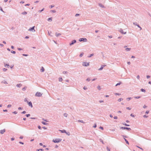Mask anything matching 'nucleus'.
Masks as SVG:
<instances>
[{
	"label": "nucleus",
	"mask_w": 151,
	"mask_h": 151,
	"mask_svg": "<svg viewBox=\"0 0 151 151\" xmlns=\"http://www.w3.org/2000/svg\"><path fill=\"white\" fill-rule=\"evenodd\" d=\"M62 140L61 139H53L52 141L54 143H58L61 142Z\"/></svg>",
	"instance_id": "nucleus-1"
},
{
	"label": "nucleus",
	"mask_w": 151,
	"mask_h": 151,
	"mask_svg": "<svg viewBox=\"0 0 151 151\" xmlns=\"http://www.w3.org/2000/svg\"><path fill=\"white\" fill-rule=\"evenodd\" d=\"M120 129H127L129 131L131 130V129L130 128H128L126 127H121Z\"/></svg>",
	"instance_id": "nucleus-2"
},
{
	"label": "nucleus",
	"mask_w": 151,
	"mask_h": 151,
	"mask_svg": "<svg viewBox=\"0 0 151 151\" xmlns=\"http://www.w3.org/2000/svg\"><path fill=\"white\" fill-rule=\"evenodd\" d=\"M89 63H87L86 62H83V63L82 65L84 66H87L89 65Z\"/></svg>",
	"instance_id": "nucleus-3"
},
{
	"label": "nucleus",
	"mask_w": 151,
	"mask_h": 151,
	"mask_svg": "<svg viewBox=\"0 0 151 151\" xmlns=\"http://www.w3.org/2000/svg\"><path fill=\"white\" fill-rule=\"evenodd\" d=\"M79 40L80 42L83 41L84 42H86L87 41V40L86 38H80Z\"/></svg>",
	"instance_id": "nucleus-4"
},
{
	"label": "nucleus",
	"mask_w": 151,
	"mask_h": 151,
	"mask_svg": "<svg viewBox=\"0 0 151 151\" xmlns=\"http://www.w3.org/2000/svg\"><path fill=\"white\" fill-rule=\"evenodd\" d=\"M42 94L39 92H37L35 94V96L38 97H40L42 96Z\"/></svg>",
	"instance_id": "nucleus-5"
},
{
	"label": "nucleus",
	"mask_w": 151,
	"mask_h": 151,
	"mask_svg": "<svg viewBox=\"0 0 151 151\" xmlns=\"http://www.w3.org/2000/svg\"><path fill=\"white\" fill-rule=\"evenodd\" d=\"M35 26L30 28L28 30L29 31L32 32H35V30L34 29Z\"/></svg>",
	"instance_id": "nucleus-6"
},
{
	"label": "nucleus",
	"mask_w": 151,
	"mask_h": 151,
	"mask_svg": "<svg viewBox=\"0 0 151 151\" xmlns=\"http://www.w3.org/2000/svg\"><path fill=\"white\" fill-rule=\"evenodd\" d=\"M119 31L122 34H125L126 33V32H123V30L122 29H120Z\"/></svg>",
	"instance_id": "nucleus-7"
},
{
	"label": "nucleus",
	"mask_w": 151,
	"mask_h": 151,
	"mask_svg": "<svg viewBox=\"0 0 151 151\" xmlns=\"http://www.w3.org/2000/svg\"><path fill=\"white\" fill-rule=\"evenodd\" d=\"M76 42V40H74L72 41L71 43H69V45L70 46L73 44L74 43H75Z\"/></svg>",
	"instance_id": "nucleus-8"
},
{
	"label": "nucleus",
	"mask_w": 151,
	"mask_h": 151,
	"mask_svg": "<svg viewBox=\"0 0 151 151\" xmlns=\"http://www.w3.org/2000/svg\"><path fill=\"white\" fill-rule=\"evenodd\" d=\"M27 103L29 106H30L32 108L33 107L31 101Z\"/></svg>",
	"instance_id": "nucleus-9"
},
{
	"label": "nucleus",
	"mask_w": 151,
	"mask_h": 151,
	"mask_svg": "<svg viewBox=\"0 0 151 151\" xmlns=\"http://www.w3.org/2000/svg\"><path fill=\"white\" fill-rule=\"evenodd\" d=\"M106 65H101V68L99 69V70H102L103 69V68H104V67Z\"/></svg>",
	"instance_id": "nucleus-10"
},
{
	"label": "nucleus",
	"mask_w": 151,
	"mask_h": 151,
	"mask_svg": "<svg viewBox=\"0 0 151 151\" xmlns=\"http://www.w3.org/2000/svg\"><path fill=\"white\" fill-rule=\"evenodd\" d=\"M5 131L6 130L5 129H3V130H1L0 131V133L1 134H3Z\"/></svg>",
	"instance_id": "nucleus-11"
},
{
	"label": "nucleus",
	"mask_w": 151,
	"mask_h": 151,
	"mask_svg": "<svg viewBox=\"0 0 151 151\" xmlns=\"http://www.w3.org/2000/svg\"><path fill=\"white\" fill-rule=\"evenodd\" d=\"M99 5L102 8H105V6L100 3H99Z\"/></svg>",
	"instance_id": "nucleus-12"
},
{
	"label": "nucleus",
	"mask_w": 151,
	"mask_h": 151,
	"mask_svg": "<svg viewBox=\"0 0 151 151\" xmlns=\"http://www.w3.org/2000/svg\"><path fill=\"white\" fill-rule=\"evenodd\" d=\"M40 72H44L45 71V69L43 67H42L40 70Z\"/></svg>",
	"instance_id": "nucleus-13"
},
{
	"label": "nucleus",
	"mask_w": 151,
	"mask_h": 151,
	"mask_svg": "<svg viewBox=\"0 0 151 151\" xmlns=\"http://www.w3.org/2000/svg\"><path fill=\"white\" fill-rule=\"evenodd\" d=\"M78 122H81V123H83V124L85 123V122H84L83 120H78Z\"/></svg>",
	"instance_id": "nucleus-14"
},
{
	"label": "nucleus",
	"mask_w": 151,
	"mask_h": 151,
	"mask_svg": "<svg viewBox=\"0 0 151 151\" xmlns=\"http://www.w3.org/2000/svg\"><path fill=\"white\" fill-rule=\"evenodd\" d=\"M22 86V84L21 83L18 84H17L16 86L19 88L20 87Z\"/></svg>",
	"instance_id": "nucleus-15"
},
{
	"label": "nucleus",
	"mask_w": 151,
	"mask_h": 151,
	"mask_svg": "<svg viewBox=\"0 0 151 151\" xmlns=\"http://www.w3.org/2000/svg\"><path fill=\"white\" fill-rule=\"evenodd\" d=\"M62 133H66V131L65 130H59Z\"/></svg>",
	"instance_id": "nucleus-16"
},
{
	"label": "nucleus",
	"mask_w": 151,
	"mask_h": 151,
	"mask_svg": "<svg viewBox=\"0 0 151 151\" xmlns=\"http://www.w3.org/2000/svg\"><path fill=\"white\" fill-rule=\"evenodd\" d=\"M52 20V18H49L47 19V21L49 22H51Z\"/></svg>",
	"instance_id": "nucleus-17"
},
{
	"label": "nucleus",
	"mask_w": 151,
	"mask_h": 151,
	"mask_svg": "<svg viewBox=\"0 0 151 151\" xmlns=\"http://www.w3.org/2000/svg\"><path fill=\"white\" fill-rule=\"evenodd\" d=\"M124 139L125 140V141L126 142V143L128 145H129V143L128 141L124 138Z\"/></svg>",
	"instance_id": "nucleus-18"
},
{
	"label": "nucleus",
	"mask_w": 151,
	"mask_h": 151,
	"mask_svg": "<svg viewBox=\"0 0 151 151\" xmlns=\"http://www.w3.org/2000/svg\"><path fill=\"white\" fill-rule=\"evenodd\" d=\"M5 66L6 67H7V68H9V67H10V66H9V64H5Z\"/></svg>",
	"instance_id": "nucleus-19"
},
{
	"label": "nucleus",
	"mask_w": 151,
	"mask_h": 151,
	"mask_svg": "<svg viewBox=\"0 0 151 151\" xmlns=\"http://www.w3.org/2000/svg\"><path fill=\"white\" fill-rule=\"evenodd\" d=\"M60 35H61V34L60 33H58L57 32L55 33V35L57 37H58Z\"/></svg>",
	"instance_id": "nucleus-20"
},
{
	"label": "nucleus",
	"mask_w": 151,
	"mask_h": 151,
	"mask_svg": "<svg viewBox=\"0 0 151 151\" xmlns=\"http://www.w3.org/2000/svg\"><path fill=\"white\" fill-rule=\"evenodd\" d=\"M130 50L131 48H126L125 49V50L127 51H129Z\"/></svg>",
	"instance_id": "nucleus-21"
},
{
	"label": "nucleus",
	"mask_w": 151,
	"mask_h": 151,
	"mask_svg": "<svg viewBox=\"0 0 151 151\" xmlns=\"http://www.w3.org/2000/svg\"><path fill=\"white\" fill-rule=\"evenodd\" d=\"M2 83H3L5 84H6L8 83H7L6 82V81L5 80L2 81Z\"/></svg>",
	"instance_id": "nucleus-22"
},
{
	"label": "nucleus",
	"mask_w": 151,
	"mask_h": 151,
	"mask_svg": "<svg viewBox=\"0 0 151 151\" xmlns=\"http://www.w3.org/2000/svg\"><path fill=\"white\" fill-rule=\"evenodd\" d=\"M68 114L66 113H65L63 114V116L65 117H67Z\"/></svg>",
	"instance_id": "nucleus-23"
},
{
	"label": "nucleus",
	"mask_w": 151,
	"mask_h": 151,
	"mask_svg": "<svg viewBox=\"0 0 151 151\" xmlns=\"http://www.w3.org/2000/svg\"><path fill=\"white\" fill-rule=\"evenodd\" d=\"M93 55H94V54L93 53L92 54L90 55L89 56H88V58H90V57H91L92 56H93Z\"/></svg>",
	"instance_id": "nucleus-24"
},
{
	"label": "nucleus",
	"mask_w": 151,
	"mask_h": 151,
	"mask_svg": "<svg viewBox=\"0 0 151 151\" xmlns=\"http://www.w3.org/2000/svg\"><path fill=\"white\" fill-rule=\"evenodd\" d=\"M27 12H24L22 13V14L23 15H25L27 14Z\"/></svg>",
	"instance_id": "nucleus-25"
},
{
	"label": "nucleus",
	"mask_w": 151,
	"mask_h": 151,
	"mask_svg": "<svg viewBox=\"0 0 151 151\" xmlns=\"http://www.w3.org/2000/svg\"><path fill=\"white\" fill-rule=\"evenodd\" d=\"M141 91H142V92H145V90L143 88H141Z\"/></svg>",
	"instance_id": "nucleus-26"
},
{
	"label": "nucleus",
	"mask_w": 151,
	"mask_h": 151,
	"mask_svg": "<svg viewBox=\"0 0 151 151\" xmlns=\"http://www.w3.org/2000/svg\"><path fill=\"white\" fill-rule=\"evenodd\" d=\"M42 123L44 125H47V123L46 122H42Z\"/></svg>",
	"instance_id": "nucleus-27"
},
{
	"label": "nucleus",
	"mask_w": 151,
	"mask_h": 151,
	"mask_svg": "<svg viewBox=\"0 0 151 151\" xmlns=\"http://www.w3.org/2000/svg\"><path fill=\"white\" fill-rule=\"evenodd\" d=\"M123 100V99L122 98H119L118 99V101L119 102L121 101H122Z\"/></svg>",
	"instance_id": "nucleus-28"
},
{
	"label": "nucleus",
	"mask_w": 151,
	"mask_h": 151,
	"mask_svg": "<svg viewBox=\"0 0 151 151\" xmlns=\"http://www.w3.org/2000/svg\"><path fill=\"white\" fill-rule=\"evenodd\" d=\"M141 97V96H135L134 98L136 99H138L140 98Z\"/></svg>",
	"instance_id": "nucleus-29"
},
{
	"label": "nucleus",
	"mask_w": 151,
	"mask_h": 151,
	"mask_svg": "<svg viewBox=\"0 0 151 151\" xmlns=\"http://www.w3.org/2000/svg\"><path fill=\"white\" fill-rule=\"evenodd\" d=\"M121 83V82H120L119 83H117V84L115 86H118V85H120Z\"/></svg>",
	"instance_id": "nucleus-30"
},
{
	"label": "nucleus",
	"mask_w": 151,
	"mask_h": 151,
	"mask_svg": "<svg viewBox=\"0 0 151 151\" xmlns=\"http://www.w3.org/2000/svg\"><path fill=\"white\" fill-rule=\"evenodd\" d=\"M83 52H82V53H81L80 54V55H79V56H80V57H82V56H83Z\"/></svg>",
	"instance_id": "nucleus-31"
},
{
	"label": "nucleus",
	"mask_w": 151,
	"mask_h": 151,
	"mask_svg": "<svg viewBox=\"0 0 151 151\" xmlns=\"http://www.w3.org/2000/svg\"><path fill=\"white\" fill-rule=\"evenodd\" d=\"M24 101L25 102H27V103L29 102L27 100V99L26 98H25Z\"/></svg>",
	"instance_id": "nucleus-32"
},
{
	"label": "nucleus",
	"mask_w": 151,
	"mask_h": 151,
	"mask_svg": "<svg viewBox=\"0 0 151 151\" xmlns=\"http://www.w3.org/2000/svg\"><path fill=\"white\" fill-rule=\"evenodd\" d=\"M131 99H132V98L131 97L128 98H127V100L128 101H129Z\"/></svg>",
	"instance_id": "nucleus-33"
},
{
	"label": "nucleus",
	"mask_w": 151,
	"mask_h": 151,
	"mask_svg": "<svg viewBox=\"0 0 151 151\" xmlns=\"http://www.w3.org/2000/svg\"><path fill=\"white\" fill-rule=\"evenodd\" d=\"M27 88V87H24L23 88H22V90L23 91H25L26 90V89Z\"/></svg>",
	"instance_id": "nucleus-34"
},
{
	"label": "nucleus",
	"mask_w": 151,
	"mask_h": 151,
	"mask_svg": "<svg viewBox=\"0 0 151 151\" xmlns=\"http://www.w3.org/2000/svg\"><path fill=\"white\" fill-rule=\"evenodd\" d=\"M99 140H100V142H101L103 144H104V142L102 140V139H100Z\"/></svg>",
	"instance_id": "nucleus-35"
},
{
	"label": "nucleus",
	"mask_w": 151,
	"mask_h": 151,
	"mask_svg": "<svg viewBox=\"0 0 151 151\" xmlns=\"http://www.w3.org/2000/svg\"><path fill=\"white\" fill-rule=\"evenodd\" d=\"M11 52L12 53L15 54L16 53V52L15 51L13 50H12L11 51Z\"/></svg>",
	"instance_id": "nucleus-36"
},
{
	"label": "nucleus",
	"mask_w": 151,
	"mask_h": 151,
	"mask_svg": "<svg viewBox=\"0 0 151 151\" xmlns=\"http://www.w3.org/2000/svg\"><path fill=\"white\" fill-rule=\"evenodd\" d=\"M63 79L62 78H59V81H63Z\"/></svg>",
	"instance_id": "nucleus-37"
},
{
	"label": "nucleus",
	"mask_w": 151,
	"mask_h": 151,
	"mask_svg": "<svg viewBox=\"0 0 151 151\" xmlns=\"http://www.w3.org/2000/svg\"><path fill=\"white\" fill-rule=\"evenodd\" d=\"M25 116L27 117H29V116H30V114H27L25 115Z\"/></svg>",
	"instance_id": "nucleus-38"
},
{
	"label": "nucleus",
	"mask_w": 151,
	"mask_h": 151,
	"mask_svg": "<svg viewBox=\"0 0 151 151\" xmlns=\"http://www.w3.org/2000/svg\"><path fill=\"white\" fill-rule=\"evenodd\" d=\"M123 124L126 126H129V125L128 124L126 123Z\"/></svg>",
	"instance_id": "nucleus-39"
},
{
	"label": "nucleus",
	"mask_w": 151,
	"mask_h": 151,
	"mask_svg": "<svg viewBox=\"0 0 151 151\" xmlns=\"http://www.w3.org/2000/svg\"><path fill=\"white\" fill-rule=\"evenodd\" d=\"M133 24L134 25H135V26H137V25H138V24H137V22H133Z\"/></svg>",
	"instance_id": "nucleus-40"
},
{
	"label": "nucleus",
	"mask_w": 151,
	"mask_h": 151,
	"mask_svg": "<svg viewBox=\"0 0 151 151\" xmlns=\"http://www.w3.org/2000/svg\"><path fill=\"white\" fill-rule=\"evenodd\" d=\"M44 10V8H43L42 10H39L38 11V12H39L40 13L42 12Z\"/></svg>",
	"instance_id": "nucleus-41"
},
{
	"label": "nucleus",
	"mask_w": 151,
	"mask_h": 151,
	"mask_svg": "<svg viewBox=\"0 0 151 151\" xmlns=\"http://www.w3.org/2000/svg\"><path fill=\"white\" fill-rule=\"evenodd\" d=\"M12 106V105H11V104H9L8 105V106H7V107L8 108H10L11 107V106Z\"/></svg>",
	"instance_id": "nucleus-42"
},
{
	"label": "nucleus",
	"mask_w": 151,
	"mask_h": 151,
	"mask_svg": "<svg viewBox=\"0 0 151 151\" xmlns=\"http://www.w3.org/2000/svg\"><path fill=\"white\" fill-rule=\"evenodd\" d=\"M26 113V111H24L21 112V113L22 114H25Z\"/></svg>",
	"instance_id": "nucleus-43"
},
{
	"label": "nucleus",
	"mask_w": 151,
	"mask_h": 151,
	"mask_svg": "<svg viewBox=\"0 0 151 151\" xmlns=\"http://www.w3.org/2000/svg\"><path fill=\"white\" fill-rule=\"evenodd\" d=\"M68 73V72L67 71H64L63 72V73L64 74H67Z\"/></svg>",
	"instance_id": "nucleus-44"
},
{
	"label": "nucleus",
	"mask_w": 151,
	"mask_h": 151,
	"mask_svg": "<svg viewBox=\"0 0 151 151\" xmlns=\"http://www.w3.org/2000/svg\"><path fill=\"white\" fill-rule=\"evenodd\" d=\"M0 10L2 12H4V11H3L2 8L1 6H0Z\"/></svg>",
	"instance_id": "nucleus-45"
},
{
	"label": "nucleus",
	"mask_w": 151,
	"mask_h": 151,
	"mask_svg": "<svg viewBox=\"0 0 151 151\" xmlns=\"http://www.w3.org/2000/svg\"><path fill=\"white\" fill-rule=\"evenodd\" d=\"M99 128L100 129H101V130H103L104 129V128L103 127H101V126H100L99 127Z\"/></svg>",
	"instance_id": "nucleus-46"
},
{
	"label": "nucleus",
	"mask_w": 151,
	"mask_h": 151,
	"mask_svg": "<svg viewBox=\"0 0 151 151\" xmlns=\"http://www.w3.org/2000/svg\"><path fill=\"white\" fill-rule=\"evenodd\" d=\"M22 55L24 56H27L28 55L27 54H23Z\"/></svg>",
	"instance_id": "nucleus-47"
},
{
	"label": "nucleus",
	"mask_w": 151,
	"mask_h": 151,
	"mask_svg": "<svg viewBox=\"0 0 151 151\" xmlns=\"http://www.w3.org/2000/svg\"><path fill=\"white\" fill-rule=\"evenodd\" d=\"M97 88H98L99 90H100L101 89V87L100 86H97Z\"/></svg>",
	"instance_id": "nucleus-48"
},
{
	"label": "nucleus",
	"mask_w": 151,
	"mask_h": 151,
	"mask_svg": "<svg viewBox=\"0 0 151 151\" xmlns=\"http://www.w3.org/2000/svg\"><path fill=\"white\" fill-rule=\"evenodd\" d=\"M12 113L14 114H17V112H16V111H14Z\"/></svg>",
	"instance_id": "nucleus-49"
},
{
	"label": "nucleus",
	"mask_w": 151,
	"mask_h": 151,
	"mask_svg": "<svg viewBox=\"0 0 151 151\" xmlns=\"http://www.w3.org/2000/svg\"><path fill=\"white\" fill-rule=\"evenodd\" d=\"M38 128L39 129H41V126H39V125L38 126Z\"/></svg>",
	"instance_id": "nucleus-50"
},
{
	"label": "nucleus",
	"mask_w": 151,
	"mask_h": 151,
	"mask_svg": "<svg viewBox=\"0 0 151 151\" xmlns=\"http://www.w3.org/2000/svg\"><path fill=\"white\" fill-rule=\"evenodd\" d=\"M22 107H19L18 108V109L19 110H22Z\"/></svg>",
	"instance_id": "nucleus-51"
},
{
	"label": "nucleus",
	"mask_w": 151,
	"mask_h": 151,
	"mask_svg": "<svg viewBox=\"0 0 151 151\" xmlns=\"http://www.w3.org/2000/svg\"><path fill=\"white\" fill-rule=\"evenodd\" d=\"M7 70V69L5 68L3 69V70L4 71H6Z\"/></svg>",
	"instance_id": "nucleus-52"
},
{
	"label": "nucleus",
	"mask_w": 151,
	"mask_h": 151,
	"mask_svg": "<svg viewBox=\"0 0 151 151\" xmlns=\"http://www.w3.org/2000/svg\"><path fill=\"white\" fill-rule=\"evenodd\" d=\"M139 75H138L137 76V79H139Z\"/></svg>",
	"instance_id": "nucleus-53"
},
{
	"label": "nucleus",
	"mask_w": 151,
	"mask_h": 151,
	"mask_svg": "<svg viewBox=\"0 0 151 151\" xmlns=\"http://www.w3.org/2000/svg\"><path fill=\"white\" fill-rule=\"evenodd\" d=\"M96 124H94V126H93V127L94 128H96Z\"/></svg>",
	"instance_id": "nucleus-54"
},
{
	"label": "nucleus",
	"mask_w": 151,
	"mask_h": 151,
	"mask_svg": "<svg viewBox=\"0 0 151 151\" xmlns=\"http://www.w3.org/2000/svg\"><path fill=\"white\" fill-rule=\"evenodd\" d=\"M30 119H37L36 118H35V117H30Z\"/></svg>",
	"instance_id": "nucleus-55"
},
{
	"label": "nucleus",
	"mask_w": 151,
	"mask_h": 151,
	"mask_svg": "<svg viewBox=\"0 0 151 151\" xmlns=\"http://www.w3.org/2000/svg\"><path fill=\"white\" fill-rule=\"evenodd\" d=\"M68 135H70V133L69 132H66V133H65Z\"/></svg>",
	"instance_id": "nucleus-56"
},
{
	"label": "nucleus",
	"mask_w": 151,
	"mask_h": 151,
	"mask_svg": "<svg viewBox=\"0 0 151 151\" xmlns=\"http://www.w3.org/2000/svg\"><path fill=\"white\" fill-rule=\"evenodd\" d=\"M48 34L49 35H50V36H51V32H49L48 31Z\"/></svg>",
	"instance_id": "nucleus-57"
},
{
	"label": "nucleus",
	"mask_w": 151,
	"mask_h": 151,
	"mask_svg": "<svg viewBox=\"0 0 151 151\" xmlns=\"http://www.w3.org/2000/svg\"><path fill=\"white\" fill-rule=\"evenodd\" d=\"M18 49L19 50H23V49L21 48H18Z\"/></svg>",
	"instance_id": "nucleus-58"
},
{
	"label": "nucleus",
	"mask_w": 151,
	"mask_h": 151,
	"mask_svg": "<svg viewBox=\"0 0 151 151\" xmlns=\"http://www.w3.org/2000/svg\"><path fill=\"white\" fill-rule=\"evenodd\" d=\"M146 77L147 78H149L150 77V76L149 75H147V76Z\"/></svg>",
	"instance_id": "nucleus-59"
},
{
	"label": "nucleus",
	"mask_w": 151,
	"mask_h": 151,
	"mask_svg": "<svg viewBox=\"0 0 151 151\" xmlns=\"http://www.w3.org/2000/svg\"><path fill=\"white\" fill-rule=\"evenodd\" d=\"M19 143L20 144H22V145H24V143L23 142H19Z\"/></svg>",
	"instance_id": "nucleus-60"
},
{
	"label": "nucleus",
	"mask_w": 151,
	"mask_h": 151,
	"mask_svg": "<svg viewBox=\"0 0 151 151\" xmlns=\"http://www.w3.org/2000/svg\"><path fill=\"white\" fill-rule=\"evenodd\" d=\"M149 111H147L146 112H145V113L146 114H148L149 113Z\"/></svg>",
	"instance_id": "nucleus-61"
},
{
	"label": "nucleus",
	"mask_w": 151,
	"mask_h": 151,
	"mask_svg": "<svg viewBox=\"0 0 151 151\" xmlns=\"http://www.w3.org/2000/svg\"><path fill=\"white\" fill-rule=\"evenodd\" d=\"M87 81H90V79L89 78H88L87 79H86V80Z\"/></svg>",
	"instance_id": "nucleus-62"
},
{
	"label": "nucleus",
	"mask_w": 151,
	"mask_h": 151,
	"mask_svg": "<svg viewBox=\"0 0 151 151\" xmlns=\"http://www.w3.org/2000/svg\"><path fill=\"white\" fill-rule=\"evenodd\" d=\"M130 116H132V117H134V116H134V115H133V114H130Z\"/></svg>",
	"instance_id": "nucleus-63"
},
{
	"label": "nucleus",
	"mask_w": 151,
	"mask_h": 151,
	"mask_svg": "<svg viewBox=\"0 0 151 151\" xmlns=\"http://www.w3.org/2000/svg\"><path fill=\"white\" fill-rule=\"evenodd\" d=\"M143 117L144 118H147L148 117V116H146V115H145L143 116Z\"/></svg>",
	"instance_id": "nucleus-64"
}]
</instances>
